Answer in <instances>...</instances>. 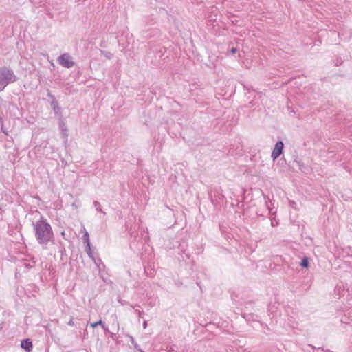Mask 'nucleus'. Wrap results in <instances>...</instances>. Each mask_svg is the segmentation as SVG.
Masks as SVG:
<instances>
[{"instance_id":"f257e3e1","label":"nucleus","mask_w":352,"mask_h":352,"mask_svg":"<svg viewBox=\"0 0 352 352\" xmlns=\"http://www.w3.org/2000/svg\"><path fill=\"white\" fill-rule=\"evenodd\" d=\"M32 226L35 238L43 248H46L50 242H54V233L52 226L43 217H41L37 221L33 222Z\"/></svg>"},{"instance_id":"f03ea898","label":"nucleus","mask_w":352,"mask_h":352,"mask_svg":"<svg viewBox=\"0 0 352 352\" xmlns=\"http://www.w3.org/2000/svg\"><path fill=\"white\" fill-rule=\"evenodd\" d=\"M17 77L13 71L8 67H0V91L10 83L16 82Z\"/></svg>"},{"instance_id":"7ed1b4c3","label":"nucleus","mask_w":352,"mask_h":352,"mask_svg":"<svg viewBox=\"0 0 352 352\" xmlns=\"http://www.w3.org/2000/svg\"><path fill=\"white\" fill-rule=\"evenodd\" d=\"M58 62L61 66L65 68H71L74 65V62L68 53L61 54L58 58Z\"/></svg>"},{"instance_id":"20e7f679","label":"nucleus","mask_w":352,"mask_h":352,"mask_svg":"<svg viewBox=\"0 0 352 352\" xmlns=\"http://www.w3.org/2000/svg\"><path fill=\"white\" fill-rule=\"evenodd\" d=\"M283 147L284 144L282 141H278L276 142L271 154V157L274 161L276 160L281 155Z\"/></svg>"},{"instance_id":"39448f33","label":"nucleus","mask_w":352,"mask_h":352,"mask_svg":"<svg viewBox=\"0 0 352 352\" xmlns=\"http://www.w3.org/2000/svg\"><path fill=\"white\" fill-rule=\"evenodd\" d=\"M21 346L23 349H24L27 352H30L32 350V343L30 339L23 340L21 342Z\"/></svg>"},{"instance_id":"423d86ee","label":"nucleus","mask_w":352,"mask_h":352,"mask_svg":"<svg viewBox=\"0 0 352 352\" xmlns=\"http://www.w3.org/2000/svg\"><path fill=\"white\" fill-rule=\"evenodd\" d=\"M59 129L64 136L65 138H67L68 136L67 131L68 129L67 128L66 124L63 121L60 120L59 122Z\"/></svg>"},{"instance_id":"0eeeda50","label":"nucleus","mask_w":352,"mask_h":352,"mask_svg":"<svg viewBox=\"0 0 352 352\" xmlns=\"http://www.w3.org/2000/svg\"><path fill=\"white\" fill-rule=\"evenodd\" d=\"M82 240L84 241V243H86L87 248L89 249V233L86 231V230L84 228V235L82 236Z\"/></svg>"},{"instance_id":"6e6552de","label":"nucleus","mask_w":352,"mask_h":352,"mask_svg":"<svg viewBox=\"0 0 352 352\" xmlns=\"http://www.w3.org/2000/svg\"><path fill=\"white\" fill-rule=\"evenodd\" d=\"M100 52H101V54L107 59H111L113 56V54L112 53H111L110 52L102 51V50H101Z\"/></svg>"},{"instance_id":"1a4fd4ad","label":"nucleus","mask_w":352,"mask_h":352,"mask_svg":"<svg viewBox=\"0 0 352 352\" xmlns=\"http://www.w3.org/2000/svg\"><path fill=\"white\" fill-rule=\"evenodd\" d=\"M91 327L92 328H95L98 325H100L103 329H104V324L103 323V322L102 320H99L96 322H94V323H91L90 324Z\"/></svg>"},{"instance_id":"9d476101","label":"nucleus","mask_w":352,"mask_h":352,"mask_svg":"<svg viewBox=\"0 0 352 352\" xmlns=\"http://www.w3.org/2000/svg\"><path fill=\"white\" fill-rule=\"evenodd\" d=\"M94 206H95V208H96L97 211L100 212H103V211L102 210L101 205H100V204L98 201H95L94 202Z\"/></svg>"},{"instance_id":"9b49d317","label":"nucleus","mask_w":352,"mask_h":352,"mask_svg":"<svg viewBox=\"0 0 352 352\" xmlns=\"http://www.w3.org/2000/svg\"><path fill=\"white\" fill-rule=\"evenodd\" d=\"M308 265H309L308 258H304L300 263V265L303 267H308Z\"/></svg>"},{"instance_id":"f8f14e48","label":"nucleus","mask_w":352,"mask_h":352,"mask_svg":"<svg viewBox=\"0 0 352 352\" xmlns=\"http://www.w3.org/2000/svg\"><path fill=\"white\" fill-rule=\"evenodd\" d=\"M86 252L90 258H93L92 252L91 250V245H89V249L87 248V246L86 247Z\"/></svg>"},{"instance_id":"ddd939ff","label":"nucleus","mask_w":352,"mask_h":352,"mask_svg":"<svg viewBox=\"0 0 352 352\" xmlns=\"http://www.w3.org/2000/svg\"><path fill=\"white\" fill-rule=\"evenodd\" d=\"M135 313L138 314V316L139 317H142V315L144 314V312H143V311H140L139 309H135Z\"/></svg>"},{"instance_id":"4468645a","label":"nucleus","mask_w":352,"mask_h":352,"mask_svg":"<svg viewBox=\"0 0 352 352\" xmlns=\"http://www.w3.org/2000/svg\"><path fill=\"white\" fill-rule=\"evenodd\" d=\"M266 205H267V208H268V209H269V212H270V213H274V212H272V209H271V208H270V205H269V204H268V202H267V201H266Z\"/></svg>"},{"instance_id":"2eb2a0df","label":"nucleus","mask_w":352,"mask_h":352,"mask_svg":"<svg viewBox=\"0 0 352 352\" xmlns=\"http://www.w3.org/2000/svg\"><path fill=\"white\" fill-rule=\"evenodd\" d=\"M0 126L1 127V130L3 131V124L1 117H0Z\"/></svg>"},{"instance_id":"dca6fc26","label":"nucleus","mask_w":352,"mask_h":352,"mask_svg":"<svg viewBox=\"0 0 352 352\" xmlns=\"http://www.w3.org/2000/svg\"><path fill=\"white\" fill-rule=\"evenodd\" d=\"M147 327V322L145 320L143 322V328L146 329Z\"/></svg>"},{"instance_id":"f3484780","label":"nucleus","mask_w":352,"mask_h":352,"mask_svg":"<svg viewBox=\"0 0 352 352\" xmlns=\"http://www.w3.org/2000/svg\"><path fill=\"white\" fill-rule=\"evenodd\" d=\"M236 48L233 47V48L231 49V53L232 54H234V53H236Z\"/></svg>"},{"instance_id":"a211bd4d","label":"nucleus","mask_w":352,"mask_h":352,"mask_svg":"<svg viewBox=\"0 0 352 352\" xmlns=\"http://www.w3.org/2000/svg\"><path fill=\"white\" fill-rule=\"evenodd\" d=\"M68 324H69V325H73V324H74V322H73V320H71L68 322Z\"/></svg>"},{"instance_id":"6ab92c4d","label":"nucleus","mask_w":352,"mask_h":352,"mask_svg":"<svg viewBox=\"0 0 352 352\" xmlns=\"http://www.w3.org/2000/svg\"><path fill=\"white\" fill-rule=\"evenodd\" d=\"M135 348L137 349L140 351V349L139 348L138 345L135 344Z\"/></svg>"},{"instance_id":"aec40b11","label":"nucleus","mask_w":352,"mask_h":352,"mask_svg":"<svg viewBox=\"0 0 352 352\" xmlns=\"http://www.w3.org/2000/svg\"><path fill=\"white\" fill-rule=\"evenodd\" d=\"M140 352H144V351H143L142 349H140Z\"/></svg>"}]
</instances>
